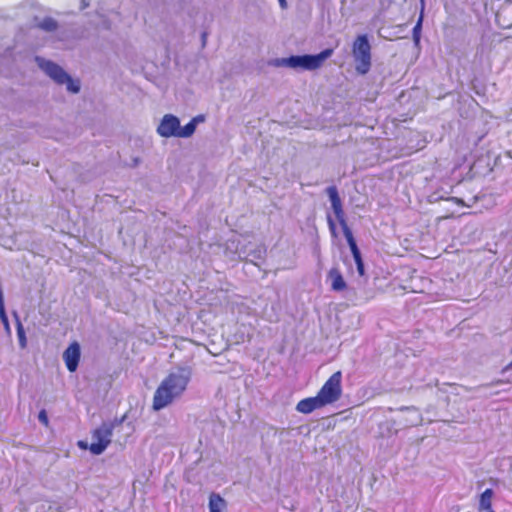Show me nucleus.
<instances>
[{
  "mask_svg": "<svg viewBox=\"0 0 512 512\" xmlns=\"http://www.w3.org/2000/svg\"><path fill=\"white\" fill-rule=\"evenodd\" d=\"M190 380L189 372L181 368L178 373H169L156 389L152 408L159 411L173 402L187 388Z\"/></svg>",
  "mask_w": 512,
  "mask_h": 512,
  "instance_id": "nucleus-1",
  "label": "nucleus"
},
{
  "mask_svg": "<svg viewBox=\"0 0 512 512\" xmlns=\"http://www.w3.org/2000/svg\"><path fill=\"white\" fill-rule=\"evenodd\" d=\"M352 54L356 62V71L365 75L371 68V45L365 34L358 35L352 44Z\"/></svg>",
  "mask_w": 512,
  "mask_h": 512,
  "instance_id": "nucleus-2",
  "label": "nucleus"
},
{
  "mask_svg": "<svg viewBox=\"0 0 512 512\" xmlns=\"http://www.w3.org/2000/svg\"><path fill=\"white\" fill-rule=\"evenodd\" d=\"M333 49L328 48L317 55L290 56L282 59V64L291 68H302L304 70H316L320 68L326 59L331 57Z\"/></svg>",
  "mask_w": 512,
  "mask_h": 512,
  "instance_id": "nucleus-3",
  "label": "nucleus"
},
{
  "mask_svg": "<svg viewBox=\"0 0 512 512\" xmlns=\"http://www.w3.org/2000/svg\"><path fill=\"white\" fill-rule=\"evenodd\" d=\"M114 423L104 422L92 431L93 442L89 446V451L94 455L102 454L111 443Z\"/></svg>",
  "mask_w": 512,
  "mask_h": 512,
  "instance_id": "nucleus-4",
  "label": "nucleus"
},
{
  "mask_svg": "<svg viewBox=\"0 0 512 512\" xmlns=\"http://www.w3.org/2000/svg\"><path fill=\"white\" fill-rule=\"evenodd\" d=\"M326 405L338 401L342 395V373L334 372L317 393Z\"/></svg>",
  "mask_w": 512,
  "mask_h": 512,
  "instance_id": "nucleus-5",
  "label": "nucleus"
},
{
  "mask_svg": "<svg viewBox=\"0 0 512 512\" xmlns=\"http://www.w3.org/2000/svg\"><path fill=\"white\" fill-rule=\"evenodd\" d=\"M42 67L47 75H49L56 83L66 84L67 89L72 93L79 92V82L74 81L70 75L62 69V67L51 61L45 62Z\"/></svg>",
  "mask_w": 512,
  "mask_h": 512,
  "instance_id": "nucleus-6",
  "label": "nucleus"
},
{
  "mask_svg": "<svg viewBox=\"0 0 512 512\" xmlns=\"http://www.w3.org/2000/svg\"><path fill=\"white\" fill-rule=\"evenodd\" d=\"M326 193L329 196L333 212L335 214L337 221L339 222V225L342 228L344 236L347 237L353 235L351 229L349 228L346 222L345 212L337 188L335 186H329L326 189Z\"/></svg>",
  "mask_w": 512,
  "mask_h": 512,
  "instance_id": "nucleus-7",
  "label": "nucleus"
},
{
  "mask_svg": "<svg viewBox=\"0 0 512 512\" xmlns=\"http://www.w3.org/2000/svg\"><path fill=\"white\" fill-rule=\"evenodd\" d=\"M179 128H180L179 119L172 114H167L162 118V120L157 128V132L160 136L165 137V138H169L172 136L178 137Z\"/></svg>",
  "mask_w": 512,
  "mask_h": 512,
  "instance_id": "nucleus-8",
  "label": "nucleus"
},
{
  "mask_svg": "<svg viewBox=\"0 0 512 512\" xmlns=\"http://www.w3.org/2000/svg\"><path fill=\"white\" fill-rule=\"evenodd\" d=\"M81 351L78 342H72L67 349L63 352V360L70 372H75L78 368L80 361Z\"/></svg>",
  "mask_w": 512,
  "mask_h": 512,
  "instance_id": "nucleus-9",
  "label": "nucleus"
},
{
  "mask_svg": "<svg viewBox=\"0 0 512 512\" xmlns=\"http://www.w3.org/2000/svg\"><path fill=\"white\" fill-rule=\"evenodd\" d=\"M327 406L324 401L317 394L314 397H308L300 400L296 405V410L303 414H309L314 410Z\"/></svg>",
  "mask_w": 512,
  "mask_h": 512,
  "instance_id": "nucleus-10",
  "label": "nucleus"
},
{
  "mask_svg": "<svg viewBox=\"0 0 512 512\" xmlns=\"http://www.w3.org/2000/svg\"><path fill=\"white\" fill-rule=\"evenodd\" d=\"M347 240V243L349 245V248L351 250L352 256L354 258V261L357 266V271L360 276L365 275V268H364V262L361 256V252L357 246L356 240L353 235L345 237Z\"/></svg>",
  "mask_w": 512,
  "mask_h": 512,
  "instance_id": "nucleus-11",
  "label": "nucleus"
},
{
  "mask_svg": "<svg viewBox=\"0 0 512 512\" xmlns=\"http://www.w3.org/2000/svg\"><path fill=\"white\" fill-rule=\"evenodd\" d=\"M494 491L491 488L484 490L478 499L479 512H495L492 506Z\"/></svg>",
  "mask_w": 512,
  "mask_h": 512,
  "instance_id": "nucleus-12",
  "label": "nucleus"
},
{
  "mask_svg": "<svg viewBox=\"0 0 512 512\" xmlns=\"http://www.w3.org/2000/svg\"><path fill=\"white\" fill-rule=\"evenodd\" d=\"M328 277L331 280L332 290L343 291L346 289V282L338 268H331L328 272Z\"/></svg>",
  "mask_w": 512,
  "mask_h": 512,
  "instance_id": "nucleus-13",
  "label": "nucleus"
},
{
  "mask_svg": "<svg viewBox=\"0 0 512 512\" xmlns=\"http://www.w3.org/2000/svg\"><path fill=\"white\" fill-rule=\"evenodd\" d=\"M226 501L217 493H211L209 496V511L223 512L226 509Z\"/></svg>",
  "mask_w": 512,
  "mask_h": 512,
  "instance_id": "nucleus-14",
  "label": "nucleus"
},
{
  "mask_svg": "<svg viewBox=\"0 0 512 512\" xmlns=\"http://www.w3.org/2000/svg\"><path fill=\"white\" fill-rule=\"evenodd\" d=\"M197 118H193L184 127L179 128L178 138H187L193 135L196 130Z\"/></svg>",
  "mask_w": 512,
  "mask_h": 512,
  "instance_id": "nucleus-15",
  "label": "nucleus"
},
{
  "mask_svg": "<svg viewBox=\"0 0 512 512\" xmlns=\"http://www.w3.org/2000/svg\"><path fill=\"white\" fill-rule=\"evenodd\" d=\"M39 27L45 31L52 32L57 29L58 24L53 18L47 17L39 23Z\"/></svg>",
  "mask_w": 512,
  "mask_h": 512,
  "instance_id": "nucleus-16",
  "label": "nucleus"
},
{
  "mask_svg": "<svg viewBox=\"0 0 512 512\" xmlns=\"http://www.w3.org/2000/svg\"><path fill=\"white\" fill-rule=\"evenodd\" d=\"M38 419L39 421L44 425V426H48L49 425V420H48V416H47V413L45 410H41L38 414Z\"/></svg>",
  "mask_w": 512,
  "mask_h": 512,
  "instance_id": "nucleus-17",
  "label": "nucleus"
},
{
  "mask_svg": "<svg viewBox=\"0 0 512 512\" xmlns=\"http://www.w3.org/2000/svg\"><path fill=\"white\" fill-rule=\"evenodd\" d=\"M18 338H19V344L22 348L26 347L27 340L24 331L20 328L18 330Z\"/></svg>",
  "mask_w": 512,
  "mask_h": 512,
  "instance_id": "nucleus-18",
  "label": "nucleus"
},
{
  "mask_svg": "<svg viewBox=\"0 0 512 512\" xmlns=\"http://www.w3.org/2000/svg\"><path fill=\"white\" fill-rule=\"evenodd\" d=\"M421 23H422V16H420L417 24L415 25V27L413 29V35H414V38L416 39V41L419 40V32L421 29Z\"/></svg>",
  "mask_w": 512,
  "mask_h": 512,
  "instance_id": "nucleus-19",
  "label": "nucleus"
},
{
  "mask_svg": "<svg viewBox=\"0 0 512 512\" xmlns=\"http://www.w3.org/2000/svg\"><path fill=\"white\" fill-rule=\"evenodd\" d=\"M448 201H451L459 206L470 207V204L465 203L463 199L458 197H450L448 198Z\"/></svg>",
  "mask_w": 512,
  "mask_h": 512,
  "instance_id": "nucleus-20",
  "label": "nucleus"
},
{
  "mask_svg": "<svg viewBox=\"0 0 512 512\" xmlns=\"http://www.w3.org/2000/svg\"><path fill=\"white\" fill-rule=\"evenodd\" d=\"M327 221H328V225H329V229H330L331 234L333 236H336L337 235L336 234V225H335L334 220L330 216H328Z\"/></svg>",
  "mask_w": 512,
  "mask_h": 512,
  "instance_id": "nucleus-21",
  "label": "nucleus"
},
{
  "mask_svg": "<svg viewBox=\"0 0 512 512\" xmlns=\"http://www.w3.org/2000/svg\"><path fill=\"white\" fill-rule=\"evenodd\" d=\"M78 446H79V448H81L83 450H87V449L89 450L90 445H88V443L86 441L81 440L78 442Z\"/></svg>",
  "mask_w": 512,
  "mask_h": 512,
  "instance_id": "nucleus-22",
  "label": "nucleus"
},
{
  "mask_svg": "<svg viewBox=\"0 0 512 512\" xmlns=\"http://www.w3.org/2000/svg\"><path fill=\"white\" fill-rule=\"evenodd\" d=\"M279 3L282 7H285L286 6V1L285 0H279Z\"/></svg>",
  "mask_w": 512,
  "mask_h": 512,
  "instance_id": "nucleus-23",
  "label": "nucleus"
},
{
  "mask_svg": "<svg viewBox=\"0 0 512 512\" xmlns=\"http://www.w3.org/2000/svg\"><path fill=\"white\" fill-rule=\"evenodd\" d=\"M452 217H453L452 215H445L443 218L448 219V218H452Z\"/></svg>",
  "mask_w": 512,
  "mask_h": 512,
  "instance_id": "nucleus-24",
  "label": "nucleus"
}]
</instances>
